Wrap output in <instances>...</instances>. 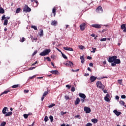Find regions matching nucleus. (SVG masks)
<instances>
[{"instance_id": "0e129e2a", "label": "nucleus", "mask_w": 126, "mask_h": 126, "mask_svg": "<svg viewBox=\"0 0 126 126\" xmlns=\"http://www.w3.org/2000/svg\"><path fill=\"white\" fill-rule=\"evenodd\" d=\"M109 97H110V95L107 94L106 95L105 97H104L109 98Z\"/></svg>"}, {"instance_id": "8fccbe9b", "label": "nucleus", "mask_w": 126, "mask_h": 126, "mask_svg": "<svg viewBox=\"0 0 126 126\" xmlns=\"http://www.w3.org/2000/svg\"><path fill=\"white\" fill-rule=\"evenodd\" d=\"M5 15H4L2 16V18H1V20H4V19H5Z\"/></svg>"}, {"instance_id": "6e6552de", "label": "nucleus", "mask_w": 126, "mask_h": 126, "mask_svg": "<svg viewBox=\"0 0 126 126\" xmlns=\"http://www.w3.org/2000/svg\"><path fill=\"white\" fill-rule=\"evenodd\" d=\"M84 111L86 112V114H89V113L91 112V109L88 107H85Z\"/></svg>"}, {"instance_id": "1a4fd4ad", "label": "nucleus", "mask_w": 126, "mask_h": 126, "mask_svg": "<svg viewBox=\"0 0 126 126\" xmlns=\"http://www.w3.org/2000/svg\"><path fill=\"white\" fill-rule=\"evenodd\" d=\"M92 27H94V28L99 29L102 27V25L99 24H93L92 25Z\"/></svg>"}, {"instance_id": "e433bc0d", "label": "nucleus", "mask_w": 126, "mask_h": 126, "mask_svg": "<svg viewBox=\"0 0 126 126\" xmlns=\"http://www.w3.org/2000/svg\"><path fill=\"white\" fill-rule=\"evenodd\" d=\"M126 28V24H123L121 25V29H124Z\"/></svg>"}, {"instance_id": "603ef678", "label": "nucleus", "mask_w": 126, "mask_h": 126, "mask_svg": "<svg viewBox=\"0 0 126 126\" xmlns=\"http://www.w3.org/2000/svg\"><path fill=\"white\" fill-rule=\"evenodd\" d=\"M126 96L125 95H122L121 96L122 99H126Z\"/></svg>"}, {"instance_id": "ddd939ff", "label": "nucleus", "mask_w": 126, "mask_h": 126, "mask_svg": "<svg viewBox=\"0 0 126 126\" xmlns=\"http://www.w3.org/2000/svg\"><path fill=\"white\" fill-rule=\"evenodd\" d=\"M51 24L53 26H57V24H58V21L56 20L52 21Z\"/></svg>"}, {"instance_id": "f704fd0d", "label": "nucleus", "mask_w": 126, "mask_h": 126, "mask_svg": "<svg viewBox=\"0 0 126 126\" xmlns=\"http://www.w3.org/2000/svg\"><path fill=\"white\" fill-rule=\"evenodd\" d=\"M47 95H48V92L47 91H45L44 94H43V96L45 97V96H47Z\"/></svg>"}, {"instance_id": "cd10ccee", "label": "nucleus", "mask_w": 126, "mask_h": 126, "mask_svg": "<svg viewBox=\"0 0 126 126\" xmlns=\"http://www.w3.org/2000/svg\"><path fill=\"white\" fill-rule=\"evenodd\" d=\"M8 22V21L6 19L4 20V23H3V25L5 26L7 24Z\"/></svg>"}, {"instance_id": "bf43d9fd", "label": "nucleus", "mask_w": 126, "mask_h": 126, "mask_svg": "<svg viewBox=\"0 0 126 126\" xmlns=\"http://www.w3.org/2000/svg\"><path fill=\"white\" fill-rule=\"evenodd\" d=\"M36 54H37V51H35L33 54H32V56H35V55H36Z\"/></svg>"}, {"instance_id": "c756f323", "label": "nucleus", "mask_w": 126, "mask_h": 126, "mask_svg": "<svg viewBox=\"0 0 126 126\" xmlns=\"http://www.w3.org/2000/svg\"><path fill=\"white\" fill-rule=\"evenodd\" d=\"M104 100L106 102H110V98L109 97H104Z\"/></svg>"}, {"instance_id": "4c0bfd02", "label": "nucleus", "mask_w": 126, "mask_h": 126, "mask_svg": "<svg viewBox=\"0 0 126 126\" xmlns=\"http://www.w3.org/2000/svg\"><path fill=\"white\" fill-rule=\"evenodd\" d=\"M78 47L81 50L84 49V47L83 45H79Z\"/></svg>"}, {"instance_id": "6ab92c4d", "label": "nucleus", "mask_w": 126, "mask_h": 126, "mask_svg": "<svg viewBox=\"0 0 126 126\" xmlns=\"http://www.w3.org/2000/svg\"><path fill=\"white\" fill-rule=\"evenodd\" d=\"M51 73L52 74H58L59 73V71L58 70H52L51 71Z\"/></svg>"}, {"instance_id": "9b49d317", "label": "nucleus", "mask_w": 126, "mask_h": 126, "mask_svg": "<svg viewBox=\"0 0 126 126\" xmlns=\"http://www.w3.org/2000/svg\"><path fill=\"white\" fill-rule=\"evenodd\" d=\"M79 97H80L81 98H82V99H85V98H86V95H85V94H82L81 93H80L79 94Z\"/></svg>"}, {"instance_id": "13d9d810", "label": "nucleus", "mask_w": 126, "mask_h": 126, "mask_svg": "<svg viewBox=\"0 0 126 126\" xmlns=\"http://www.w3.org/2000/svg\"><path fill=\"white\" fill-rule=\"evenodd\" d=\"M25 40V38L24 37H22V40H21L22 43H23V42H24Z\"/></svg>"}, {"instance_id": "4468645a", "label": "nucleus", "mask_w": 126, "mask_h": 126, "mask_svg": "<svg viewBox=\"0 0 126 126\" xmlns=\"http://www.w3.org/2000/svg\"><path fill=\"white\" fill-rule=\"evenodd\" d=\"M63 49L65 51H70V52H73V49L70 47H63Z\"/></svg>"}, {"instance_id": "680f3d73", "label": "nucleus", "mask_w": 126, "mask_h": 126, "mask_svg": "<svg viewBox=\"0 0 126 126\" xmlns=\"http://www.w3.org/2000/svg\"><path fill=\"white\" fill-rule=\"evenodd\" d=\"M38 62L37 61H36L34 63H32V65H35V64H36V63H37Z\"/></svg>"}, {"instance_id": "37998d69", "label": "nucleus", "mask_w": 126, "mask_h": 126, "mask_svg": "<svg viewBox=\"0 0 126 126\" xmlns=\"http://www.w3.org/2000/svg\"><path fill=\"white\" fill-rule=\"evenodd\" d=\"M54 106H56V104L53 103L52 104L49 106V108H53Z\"/></svg>"}, {"instance_id": "c03bdc74", "label": "nucleus", "mask_w": 126, "mask_h": 126, "mask_svg": "<svg viewBox=\"0 0 126 126\" xmlns=\"http://www.w3.org/2000/svg\"><path fill=\"white\" fill-rule=\"evenodd\" d=\"M65 87H66V88H68V89H70L71 86H70L69 85H66Z\"/></svg>"}, {"instance_id": "2eb2a0df", "label": "nucleus", "mask_w": 126, "mask_h": 126, "mask_svg": "<svg viewBox=\"0 0 126 126\" xmlns=\"http://www.w3.org/2000/svg\"><path fill=\"white\" fill-rule=\"evenodd\" d=\"M80 59L81 60V63H84V62H85V60L84 59V56H82L80 57Z\"/></svg>"}, {"instance_id": "a19ab883", "label": "nucleus", "mask_w": 126, "mask_h": 126, "mask_svg": "<svg viewBox=\"0 0 126 126\" xmlns=\"http://www.w3.org/2000/svg\"><path fill=\"white\" fill-rule=\"evenodd\" d=\"M18 87V85H14L12 86L13 88H17Z\"/></svg>"}, {"instance_id": "58836bf2", "label": "nucleus", "mask_w": 126, "mask_h": 126, "mask_svg": "<svg viewBox=\"0 0 126 126\" xmlns=\"http://www.w3.org/2000/svg\"><path fill=\"white\" fill-rule=\"evenodd\" d=\"M28 116H29V115L25 114H24V118L27 119L28 118Z\"/></svg>"}, {"instance_id": "79ce46f5", "label": "nucleus", "mask_w": 126, "mask_h": 126, "mask_svg": "<svg viewBox=\"0 0 126 126\" xmlns=\"http://www.w3.org/2000/svg\"><path fill=\"white\" fill-rule=\"evenodd\" d=\"M92 49L93 50L91 51V53H95V52L96 51V48H92Z\"/></svg>"}, {"instance_id": "5fc2aeb1", "label": "nucleus", "mask_w": 126, "mask_h": 126, "mask_svg": "<svg viewBox=\"0 0 126 126\" xmlns=\"http://www.w3.org/2000/svg\"><path fill=\"white\" fill-rule=\"evenodd\" d=\"M24 92L25 93H28V92H29V90H25L24 91Z\"/></svg>"}, {"instance_id": "864d4df0", "label": "nucleus", "mask_w": 126, "mask_h": 126, "mask_svg": "<svg viewBox=\"0 0 126 126\" xmlns=\"http://www.w3.org/2000/svg\"><path fill=\"white\" fill-rule=\"evenodd\" d=\"M118 82H119L120 84H122V82H123V80H118Z\"/></svg>"}, {"instance_id": "a18cd8bd", "label": "nucleus", "mask_w": 126, "mask_h": 126, "mask_svg": "<svg viewBox=\"0 0 126 126\" xmlns=\"http://www.w3.org/2000/svg\"><path fill=\"white\" fill-rule=\"evenodd\" d=\"M117 64L115 62H113L111 63V66H115Z\"/></svg>"}, {"instance_id": "72a5a7b5", "label": "nucleus", "mask_w": 126, "mask_h": 126, "mask_svg": "<svg viewBox=\"0 0 126 126\" xmlns=\"http://www.w3.org/2000/svg\"><path fill=\"white\" fill-rule=\"evenodd\" d=\"M49 119H50L51 122H53L54 121V117H53V116H50L49 117Z\"/></svg>"}, {"instance_id": "393cba45", "label": "nucleus", "mask_w": 126, "mask_h": 126, "mask_svg": "<svg viewBox=\"0 0 126 126\" xmlns=\"http://www.w3.org/2000/svg\"><path fill=\"white\" fill-rule=\"evenodd\" d=\"M31 28H32V29H34V30H37V26H32Z\"/></svg>"}, {"instance_id": "69168bd1", "label": "nucleus", "mask_w": 126, "mask_h": 126, "mask_svg": "<svg viewBox=\"0 0 126 126\" xmlns=\"http://www.w3.org/2000/svg\"><path fill=\"white\" fill-rule=\"evenodd\" d=\"M35 68V67H31L30 68V70H32V69H34Z\"/></svg>"}, {"instance_id": "f257e3e1", "label": "nucleus", "mask_w": 126, "mask_h": 126, "mask_svg": "<svg viewBox=\"0 0 126 126\" xmlns=\"http://www.w3.org/2000/svg\"><path fill=\"white\" fill-rule=\"evenodd\" d=\"M50 53H51V49H46L40 53L39 55L41 56L42 57H44L45 56L48 55V54H50Z\"/></svg>"}, {"instance_id": "052dcab7", "label": "nucleus", "mask_w": 126, "mask_h": 126, "mask_svg": "<svg viewBox=\"0 0 126 126\" xmlns=\"http://www.w3.org/2000/svg\"><path fill=\"white\" fill-rule=\"evenodd\" d=\"M87 59L88 60H92V57H91L90 56H88L87 57Z\"/></svg>"}, {"instance_id": "6e6d98bb", "label": "nucleus", "mask_w": 126, "mask_h": 126, "mask_svg": "<svg viewBox=\"0 0 126 126\" xmlns=\"http://www.w3.org/2000/svg\"><path fill=\"white\" fill-rule=\"evenodd\" d=\"M52 12L53 13H56V8H54L52 10Z\"/></svg>"}, {"instance_id": "49530a36", "label": "nucleus", "mask_w": 126, "mask_h": 126, "mask_svg": "<svg viewBox=\"0 0 126 126\" xmlns=\"http://www.w3.org/2000/svg\"><path fill=\"white\" fill-rule=\"evenodd\" d=\"M35 1V3H36V4L34 5V6H35V7L37 6H38V4H39V2H38V1H37V0H35V1Z\"/></svg>"}, {"instance_id": "9d476101", "label": "nucleus", "mask_w": 126, "mask_h": 126, "mask_svg": "<svg viewBox=\"0 0 126 126\" xmlns=\"http://www.w3.org/2000/svg\"><path fill=\"white\" fill-rule=\"evenodd\" d=\"M96 79L97 77H95L94 76H91L90 78L91 82H94V81H95V80H96Z\"/></svg>"}, {"instance_id": "f8f14e48", "label": "nucleus", "mask_w": 126, "mask_h": 126, "mask_svg": "<svg viewBox=\"0 0 126 126\" xmlns=\"http://www.w3.org/2000/svg\"><path fill=\"white\" fill-rule=\"evenodd\" d=\"M113 113H114V114L118 117H119V116H120L121 114V113L120 112L118 111L117 110H114L113 111Z\"/></svg>"}, {"instance_id": "e2e57ef3", "label": "nucleus", "mask_w": 126, "mask_h": 126, "mask_svg": "<svg viewBox=\"0 0 126 126\" xmlns=\"http://www.w3.org/2000/svg\"><path fill=\"white\" fill-rule=\"evenodd\" d=\"M89 66H90L93 67V63H90Z\"/></svg>"}, {"instance_id": "09e8293b", "label": "nucleus", "mask_w": 126, "mask_h": 126, "mask_svg": "<svg viewBox=\"0 0 126 126\" xmlns=\"http://www.w3.org/2000/svg\"><path fill=\"white\" fill-rule=\"evenodd\" d=\"M35 77H36V75H33V76H32V77H29V79H33V78H35Z\"/></svg>"}, {"instance_id": "338daca9", "label": "nucleus", "mask_w": 126, "mask_h": 126, "mask_svg": "<svg viewBox=\"0 0 126 126\" xmlns=\"http://www.w3.org/2000/svg\"><path fill=\"white\" fill-rule=\"evenodd\" d=\"M44 99H45V96L42 95V97H41V101H44Z\"/></svg>"}, {"instance_id": "7ed1b4c3", "label": "nucleus", "mask_w": 126, "mask_h": 126, "mask_svg": "<svg viewBox=\"0 0 126 126\" xmlns=\"http://www.w3.org/2000/svg\"><path fill=\"white\" fill-rule=\"evenodd\" d=\"M23 11L24 12H30L31 11V8L28 7V5H25Z\"/></svg>"}, {"instance_id": "ea45409f", "label": "nucleus", "mask_w": 126, "mask_h": 126, "mask_svg": "<svg viewBox=\"0 0 126 126\" xmlns=\"http://www.w3.org/2000/svg\"><path fill=\"white\" fill-rule=\"evenodd\" d=\"M45 60H47L48 62H51V59L50 57L44 58Z\"/></svg>"}, {"instance_id": "473e14b6", "label": "nucleus", "mask_w": 126, "mask_h": 126, "mask_svg": "<svg viewBox=\"0 0 126 126\" xmlns=\"http://www.w3.org/2000/svg\"><path fill=\"white\" fill-rule=\"evenodd\" d=\"M8 92H10V90L5 91L2 93V94H7Z\"/></svg>"}, {"instance_id": "aec40b11", "label": "nucleus", "mask_w": 126, "mask_h": 126, "mask_svg": "<svg viewBox=\"0 0 126 126\" xmlns=\"http://www.w3.org/2000/svg\"><path fill=\"white\" fill-rule=\"evenodd\" d=\"M92 122L94 124H97L98 123V120L97 119H92Z\"/></svg>"}, {"instance_id": "4be33fe9", "label": "nucleus", "mask_w": 126, "mask_h": 126, "mask_svg": "<svg viewBox=\"0 0 126 126\" xmlns=\"http://www.w3.org/2000/svg\"><path fill=\"white\" fill-rule=\"evenodd\" d=\"M39 35L41 37L44 36V31H43V30H40V33H39Z\"/></svg>"}, {"instance_id": "412c9836", "label": "nucleus", "mask_w": 126, "mask_h": 126, "mask_svg": "<svg viewBox=\"0 0 126 126\" xmlns=\"http://www.w3.org/2000/svg\"><path fill=\"white\" fill-rule=\"evenodd\" d=\"M11 115H12V112H9L5 115V117H9V116H11Z\"/></svg>"}, {"instance_id": "de8ad7c7", "label": "nucleus", "mask_w": 126, "mask_h": 126, "mask_svg": "<svg viewBox=\"0 0 126 126\" xmlns=\"http://www.w3.org/2000/svg\"><path fill=\"white\" fill-rule=\"evenodd\" d=\"M71 91H72V92H74V91H75V88H74V87H72Z\"/></svg>"}, {"instance_id": "2f4dec72", "label": "nucleus", "mask_w": 126, "mask_h": 126, "mask_svg": "<svg viewBox=\"0 0 126 126\" xmlns=\"http://www.w3.org/2000/svg\"><path fill=\"white\" fill-rule=\"evenodd\" d=\"M48 121H49V118H48V116H45L44 118V121L47 122Z\"/></svg>"}, {"instance_id": "423d86ee", "label": "nucleus", "mask_w": 126, "mask_h": 126, "mask_svg": "<svg viewBox=\"0 0 126 126\" xmlns=\"http://www.w3.org/2000/svg\"><path fill=\"white\" fill-rule=\"evenodd\" d=\"M96 12L97 13H102L103 12V8L101 6H99L96 9Z\"/></svg>"}, {"instance_id": "c85d7f7f", "label": "nucleus", "mask_w": 126, "mask_h": 126, "mask_svg": "<svg viewBox=\"0 0 126 126\" xmlns=\"http://www.w3.org/2000/svg\"><path fill=\"white\" fill-rule=\"evenodd\" d=\"M103 78H107V77L105 76V77H98L97 78V79H98V80H101V79H103Z\"/></svg>"}, {"instance_id": "a878e982", "label": "nucleus", "mask_w": 126, "mask_h": 126, "mask_svg": "<svg viewBox=\"0 0 126 126\" xmlns=\"http://www.w3.org/2000/svg\"><path fill=\"white\" fill-rule=\"evenodd\" d=\"M20 10H21V9H20V8H18L16 10V13H19V12H20Z\"/></svg>"}, {"instance_id": "a211bd4d", "label": "nucleus", "mask_w": 126, "mask_h": 126, "mask_svg": "<svg viewBox=\"0 0 126 126\" xmlns=\"http://www.w3.org/2000/svg\"><path fill=\"white\" fill-rule=\"evenodd\" d=\"M114 63H115L117 64H120V63H121V60L120 59H117V58L115 59V60L114 61Z\"/></svg>"}, {"instance_id": "f3484780", "label": "nucleus", "mask_w": 126, "mask_h": 126, "mask_svg": "<svg viewBox=\"0 0 126 126\" xmlns=\"http://www.w3.org/2000/svg\"><path fill=\"white\" fill-rule=\"evenodd\" d=\"M7 110V107H5L3 108V109L2 110V114H3V115H5V114H6V110Z\"/></svg>"}, {"instance_id": "5701e85b", "label": "nucleus", "mask_w": 126, "mask_h": 126, "mask_svg": "<svg viewBox=\"0 0 126 126\" xmlns=\"http://www.w3.org/2000/svg\"><path fill=\"white\" fill-rule=\"evenodd\" d=\"M4 12V9L3 8H0V14H2Z\"/></svg>"}, {"instance_id": "0eeeda50", "label": "nucleus", "mask_w": 126, "mask_h": 126, "mask_svg": "<svg viewBox=\"0 0 126 126\" xmlns=\"http://www.w3.org/2000/svg\"><path fill=\"white\" fill-rule=\"evenodd\" d=\"M85 26H86V24L83 23L80 25V29L81 31L85 30Z\"/></svg>"}, {"instance_id": "774afa93", "label": "nucleus", "mask_w": 126, "mask_h": 126, "mask_svg": "<svg viewBox=\"0 0 126 126\" xmlns=\"http://www.w3.org/2000/svg\"><path fill=\"white\" fill-rule=\"evenodd\" d=\"M123 29H124L123 31H124V32H126V27L125 28Z\"/></svg>"}, {"instance_id": "4d7b16f0", "label": "nucleus", "mask_w": 126, "mask_h": 126, "mask_svg": "<svg viewBox=\"0 0 126 126\" xmlns=\"http://www.w3.org/2000/svg\"><path fill=\"white\" fill-rule=\"evenodd\" d=\"M84 100H85V98H82V99H81V102L82 103H84Z\"/></svg>"}, {"instance_id": "f03ea898", "label": "nucleus", "mask_w": 126, "mask_h": 126, "mask_svg": "<svg viewBox=\"0 0 126 126\" xmlns=\"http://www.w3.org/2000/svg\"><path fill=\"white\" fill-rule=\"evenodd\" d=\"M96 86L100 89H105V86L102 84V82L100 81H98L96 82Z\"/></svg>"}, {"instance_id": "dca6fc26", "label": "nucleus", "mask_w": 126, "mask_h": 126, "mask_svg": "<svg viewBox=\"0 0 126 126\" xmlns=\"http://www.w3.org/2000/svg\"><path fill=\"white\" fill-rule=\"evenodd\" d=\"M80 103V99L79 97H77L75 101V105H78Z\"/></svg>"}, {"instance_id": "c9c22d12", "label": "nucleus", "mask_w": 126, "mask_h": 126, "mask_svg": "<svg viewBox=\"0 0 126 126\" xmlns=\"http://www.w3.org/2000/svg\"><path fill=\"white\" fill-rule=\"evenodd\" d=\"M105 41H107V38H101L100 39L101 42H104Z\"/></svg>"}, {"instance_id": "7c9ffc66", "label": "nucleus", "mask_w": 126, "mask_h": 126, "mask_svg": "<svg viewBox=\"0 0 126 126\" xmlns=\"http://www.w3.org/2000/svg\"><path fill=\"white\" fill-rule=\"evenodd\" d=\"M6 125V123L5 122H3L1 123L0 126H5Z\"/></svg>"}, {"instance_id": "39448f33", "label": "nucleus", "mask_w": 126, "mask_h": 126, "mask_svg": "<svg viewBox=\"0 0 126 126\" xmlns=\"http://www.w3.org/2000/svg\"><path fill=\"white\" fill-rule=\"evenodd\" d=\"M64 64L66 65V66H70V67L73 66V63L70 61H67L66 63H64Z\"/></svg>"}, {"instance_id": "b1692460", "label": "nucleus", "mask_w": 126, "mask_h": 126, "mask_svg": "<svg viewBox=\"0 0 126 126\" xmlns=\"http://www.w3.org/2000/svg\"><path fill=\"white\" fill-rule=\"evenodd\" d=\"M119 103L120 105H121V106H125V101L123 100L120 101Z\"/></svg>"}, {"instance_id": "20e7f679", "label": "nucleus", "mask_w": 126, "mask_h": 126, "mask_svg": "<svg viewBox=\"0 0 126 126\" xmlns=\"http://www.w3.org/2000/svg\"><path fill=\"white\" fill-rule=\"evenodd\" d=\"M117 58H118V57H117V56H114L110 57L108 59L109 63H115V60Z\"/></svg>"}, {"instance_id": "3c124183", "label": "nucleus", "mask_w": 126, "mask_h": 126, "mask_svg": "<svg viewBox=\"0 0 126 126\" xmlns=\"http://www.w3.org/2000/svg\"><path fill=\"white\" fill-rule=\"evenodd\" d=\"M64 97H65V99L66 100H68V99H69V96H67V95H65V96H64Z\"/></svg>"}, {"instance_id": "bb28decb", "label": "nucleus", "mask_w": 126, "mask_h": 126, "mask_svg": "<svg viewBox=\"0 0 126 126\" xmlns=\"http://www.w3.org/2000/svg\"><path fill=\"white\" fill-rule=\"evenodd\" d=\"M61 54L62 55L63 58V59H67V57H66V56H65V55H64L63 53V52H61Z\"/></svg>"}]
</instances>
